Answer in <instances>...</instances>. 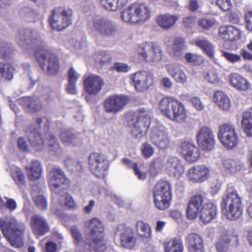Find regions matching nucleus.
Masks as SVG:
<instances>
[{"label": "nucleus", "instance_id": "f257e3e1", "mask_svg": "<svg viewBox=\"0 0 252 252\" xmlns=\"http://www.w3.org/2000/svg\"><path fill=\"white\" fill-rule=\"evenodd\" d=\"M16 41L19 46L27 48L31 45L35 50L34 57L42 70L46 69L51 75L56 74L59 69L57 58L43 45V40L40 34L35 30L23 29L18 32Z\"/></svg>", "mask_w": 252, "mask_h": 252}, {"label": "nucleus", "instance_id": "f03ea898", "mask_svg": "<svg viewBox=\"0 0 252 252\" xmlns=\"http://www.w3.org/2000/svg\"><path fill=\"white\" fill-rule=\"evenodd\" d=\"M0 227L2 232L10 245L16 248L24 245V233L25 225L23 222L18 221L14 218L0 219Z\"/></svg>", "mask_w": 252, "mask_h": 252}, {"label": "nucleus", "instance_id": "7ed1b4c3", "mask_svg": "<svg viewBox=\"0 0 252 252\" xmlns=\"http://www.w3.org/2000/svg\"><path fill=\"white\" fill-rule=\"evenodd\" d=\"M87 236L84 243L91 250L100 252L106 249L104 242V226L101 221L97 218H94L85 222Z\"/></svg>", "mask_w": 252, "mask_h": 252}, {"label": "nucleus", "instance_id": "20e7f679", "mask_svg": "<svg viewBox=\"0 0 252 252\" xmlns=\"http://www.w3.org/2000/svg\"><path fill=\"white\" fill-rule=\"evenodd\" d=\"M159 109L162 114L176 123H184L188 118V111L185 105L172 97L161 99L159 103Z\"/></svg>", "mask_w": 252, "mask_h": 252}, {"label": "nucleus", "instance_id": "39448f33", "mask_svg": "<svg viewBox=\"0 0 252 252\" xmlns=\"http://www.w3.org/2000/svg\"><path fill=\"white\" fill-rule=\"evenodd\" d=\"M151 9L145 3H134L128 6L121 13L122 20L126 23L143 24L150 18Z\"/></svg>", "mask_w": 252, "mask_h": 252}, {"label": "nucleus", "instance_id": "423d86ee", "mask_svg": "<svg viewBox=\"0 0 252 252\" xmlns=\"http://www.w3.org/2000/svg\"><path fill=\"white\" fill-rule=\"evenodd\" d=\"M221 209L228 220H234L239 219L243 212L241 198L236 191L228 193L222 197Z\"/></svg>", "mask_w": 252, "mask_h": 252}, {"label": "nucleus", "instance_id": "0eeeda50", "mask_svg": "<svg viewBox=\"0 0 252 252\" xmlns=\"http://www.w3.org/2000/svg\"><path fill=\"white\" fill-rule=\"evenodd\" d=\"M72 13L70 8L61 7L54 8L49 19L51 27L59 31L64 30L72 23Z\"/></svg>", "mask_w": 252, "mask_h": 252}, {"label": "nucleus", "instance_id": "6e6552de", "mask_svg": "<svg viewBox=\"0 0 252 252\" xmlns=\"http://www.w3.org/2000/svg\"><path fill=\"white\" fill-rule=\"evenodd\" d=\"M150 110L142 108L139 109L136 115V121L133 124L131 129L132 135L136 138L140 139L147 132L151 124Z\"/></svg>", "mask_w": 252, "mask_h": 252}, {"label": "nucleus", "instance_id": "1a4fd4ad", "mask_svg": "<svg viewBox=\"0 0 252 252\" xmlns=\"http://www.w3.org/2000/svg\"><path fill=\"white\" fill-rule=\"evenodd\" d=\"M218 137L226 149H232L238 145V136L234 126L232 124L224 123L220 125Z\"/></svg>", "mask_w": 252, "mask_h": 252}, {"label": "nucleus", "instance_id": "9d476101", "mask_svg": "<svg viewBox=\"0 0 252 252\" xmlns=\"http://www.w3.org/2000/svg\"><path fill=\"white\" fill-rule=\"evenodd\" d=\"M109 161L104 155L98 152L91 154L89 157V168L97 177H104L109 168Z\"/></svg>", "mask_w": 252, "mask_h": 252}, {"label": "nucleus", "instance_id": "9b49d317", "mask_svg": "<svg viewBox=\"0 0 252 252\" xmlns=\"http://www.w3.org/2000/svg\"><path fill=\"white\" fill-rule=\"evenodd\" d=\"M151 142L158 149L165 150L171 145V139L167 129L163 126L152 127L150 134Z\"/></svg>", "mask_w": 252, "mask_h": 252}, {"label": "nucleus", "instance_id": "f8f14e48", "mask_svg": "<svg viewBox=\"0 0 252 252\" xmlns=\"http://www.w3.org/2000/svg\"><path fill=\"white\" fill-rule=\"evenodd\" d=\"M139 56L147 62H157L162 59V51L160 47L153 43H145L137 48Z\"/></svg>", "mask_w": 252, "mask_h": 252}, {"label": "nucleus", "instance_id": "ddd939ff", "mask_svg": "<svg viewBox=\"0 0 252 252\" xmlns=\"http://www.w3.org/2000/svg\"><path fill=\"white\" fill-rule=\"evenodd\" d=\"M129 77L131 85L138 92L146 91L153 83V76L147 71H139L132 73Z\"/></svg>", "mask_w": 252, "mask_h": 252}, {"label": "nucleus", "instance_id": "4468645a", "mask_svg": "<svg viewBox=\"0 0 252 252\" xmlns=\"http://www.w3.org/2000/svg\"><path fill=\"white\" fill-rule=\"evenodd\" d=\"M90 26L104 36H112L117 32V26L111 21L99 16L94 17Z\"/></svg>", "mask_w": 252, "mask_h": 252}, {"label": "nucleus", "instance_id": "2eb2a0df", "mask_svg": "<svg viewBox=\"0 0 252 252\" xmlns=\"http://www.w3.org/2000/svg\"><path fill=\"white\" fill-rule=\"evenodd\" d=\"M48 180L49 187L52 191L57 194H60L63 190L62 186L66 181L63 171L58 166L53 167L49 172Z\"/></svg>", "mask_w": 252, "mask_h": 252}, {"label": "nucleus", "instance_id": "dca6fc26", "mask_svg": "<svg viewBox=\"0 0 252 252\" xmlns=\"http://www.w3.org/2000/svg\"><path fill=\"white\" fill-rule=\"evenodd\" d=\"M196 138L198 145L202 150L210 151L214 148L215 137L213 131L209 127H201L197 133Z\"/></svg>", "mask_w": 252, "mask_h": 252}, {"label": "nucleus", "instance_id": "f3484780", "mask_svg": "<svg viewBox=\"0 0 252 252\" xmlns=\"http://www.w3.org/2000/svg\"><path fill=\"white\" fill-rule=\"evenodd\" d=\"M126 97L121 95H112L103 101L104 111L108 113L116 114L121 111L127 102Z\"/></svg>", "mask_w": 252, "mask_h": 252}, {"label": "nucleus", "instance_id": "a211bd4d", "mask_svg": "<svg viewBox=\"0 0 252 252\" xmlns=\"http://www.w3.org/2000/svg\"><path fill=\"white\" fill-rule=\"evenodd\" d=\"M239 245V238L236 233L224 231L216 243L218 252H227L229 245L236 247Z\"/></svg>", "mask_w": 252, "mask_h": 252}, {"label": "nucleus", "instance_id": "6ab92c4d", "mask_svg": "<svg viewBox=\"0 0 252 252\" xmlns=\"http://www.w3.org/2000/svg\"><path fill=\"white\" fill-rule=\"evenodd\" d=\"M210 169L204 164L194 166L188 170V177L193 183H202L209 178Z\"/></svg>", "mask_w": 252, "mask_h": 252}, {"label": "nucleus", "instance_id": "aec40b11", "mask_svg": "<svg viewBox=\"0 0 252 252\" xmlns=\"http://www.w3.org/2000/svg\"><path fill=\"white\" fill-rule=\"evenodd\" d=\"M104 84L103 79L96 74H92L86 77L84 81L86 92L92 95L98 94Z\"/></svg>", "mask_w": 252, "mask_h": 252}, {"label": "nucleus", "instance_id": "412c9836", "mask_svg": "<svg viewBox=\"0 0 252 252\" xmlns=\"http://www.w3.org/2000/svg\"><path fill=\"white\" fill-rule=\"evenodd\" d=\"M207 202L201 195L192 196L188 204L187 209V217L189 220L195 219L198 212L206 205Z\"/></svg>", "mask_w": 252, "mask_h": 252}, {"label": "nucleus", "instance_id": "4be33fe9", "mask_svg": "<svg viewBox=\"0 0 252 252\" xmlns=\"http://www.w3.org/2000/svg\"><path fill=\"white\" fill-rule=\"evenodd\" d=\"M180 151L185 159L189 162L195 161L200 156L198 148L191 142H182Z\"/></svg>", "mask_w": 252, "mask_h": 252}, {"label": "nucleus", "instance_id": "5701e85b", "mask_svg": "<svg viewBox=\"0 0 252 252\" xmlns=\"http://www.w3.org/2000/svg\"><path fill=\"white\" fill-rule=\"evenodd\" d=\"M31 227L34 234L41 236L49 231V226L45 219L39 215H34L31 218Z\"/></svg>", "mask_w": 252, "mask_h": 252}, {"label": "nucleus", "instance_id": "b1692460", "mask_svg": "<svg viewBox=\"0 0 252 252\" xmlns=\"http://www.w3.org/2000/svg\"><path fill=\"white\" fill-rule=\"evenodd\" d=\"M228 80L232 87L239 91H246L251 87L247 79L238 73H230Z\"/></svg>", "mask_w": 252, "mask_h": 252}, {"label": "nucleus", "instance_id": "393cba45", "mask_svg": "<svg viewBox=\"0 0 252 252\" xmlns=\"http://www.w3.org/2000/svg\"><path fill=\"white\" fill-rule=\"evenodd\" d=\"M189 252H204V242L198 234L191 233L186 238Z\"/></svg>", "mask_w": 252, "mask_h": 252}, {"label": "nucleus", "instance_id": "a878e982", "mask_svg": "<svg viewBox=\"0 0 252 252\" xmlns=\"http://www.w3.org/2000/svg\"><path fill=\"white\" fill-rule=\"evenodd\" d=\"M121 246L125 248L131 249L134 247L136 240L132 229L128 227L122 226L119 231Z\"/></svg>", "mask_w": 252, "mask_h": 252}, {"label": "nucleus", "instance_id": "bb28decb", "mask_svg": "<svg viewBox=\"0 0 252 252\" xmlns=\"http://www.w3.org/2000/svg\"><path fill=\"white\" fill-rule=\"evenodd\" d=\"M165 68L168 74L176 82L180 84H185L188 82V76L179 65L170 63L167 64Z\"/></svg>", "mask_w": 252, "mask_h": 252}, {"label": "nucleus", "instance_id": "cd10ccee", "mask_svg": "<svg viewBox=\"0 0 252 252\" xmlns=\"http://www.w3.org/2000/svg\"><path fill=\"white\" fill-rule=\"evenodd\" d=\"M219 34L225 40L233 41L240 38V32L237 28L232 26H222L219 29Z\"/></svg>", "mask_w": 252, "mask_h": 252}, {"label": "nucleus", "instance_id": "c85d7f7f", "mask_svg": "<svg viewBox=\"0 0 252 252\" xmlns=\"http://www.w3.org/2000/svg\"><path fill=\"white\" fill-rule=\"evenodd\" d=\"M166 169L171 175L179 178L184 172L185 169L180 159L175 157L168 158L166 163Z\"/></svg>", "mask_w": 252, "mask_h": 252}, {"label": "nucleus", "instance_id": "c756f323", "mask_svg": "<svg viewBox=\"0 0 252 252\" xmlns=\"http://www.w3.org/2000/svg\"><path fill=\"white\" fill-rule=\"evenodd\" d=\"M60 139L66 145H77L82 142L79 134L71 129H63L61 131Z\"/></svg>", "mask_w": 252, "mask_h": 252}, {"label": "nucleus", "instance_id": "7c9ffc66", "mask_svg": "<svg viewBox=\"0 0 252 252\" xmlns=\"http://www.w3.org/2000/svg\"><path fill=\"white\" fill-rule=\"evenodd\" d=\"M198 214L201 221L207 223L215 217L217 214V207L213 203L207 202Z\"/></svg>", "mask_w": 252, "mask_h": 252}, {"label": "nucleus", "instance_id": "2f4dec72", "mask_svg": "<svg viewBox=\"0 0 252 252\" xmlns=\"http://www.w3.org/2000/svg\"><path fill=\"white\" fill-rule=\"evenodd\" d=\"M185 49V40L182 37H177L174 39L172 45L169 48V55L176 60H180L183 56Z\"/></svg>", "mask_w": 252, "mask_h": 252}, {"label": "nucleus", "instance_id": "473e14b6", "mask_svg": "<svg viewBox=\"0 0 252 252\" xmlns=\"http://www.w3.org/2000/svg\"><path fill=\"white\" fill-rule=\"evenodd\" d=\"M27 132L28 138L31 144L36 150H40L43 147L44 141L38 129L31 126L27 130Z\"/></svg>", "mask_w": 252, "mask_h": 252}, {"label": "nucleus", "instance_id": "72a5a7b5", "mask_svg": "<svg viewBox=\"0 0 252 252\" xmlns=\"http://www.w3.org/2000/svg\"><path fill=\"white\" fill-rule=\"evenodd\" d=\"M27 176L31 180H35L41 177L42 168L40 163L36 160L31 161L25 167Z\"/></svg>", "mask_w": 252, "mask_h": 252}, {"label": "nucleus", "instance_id": "f704fd0d", "mask_svg": "<svg viewBox=\"0 0 252 252\" xmlns=\"http://www.w3.org/2000/svg\"><path fill=\"white\" fill-rule=\"evenodd\" d=\"M154 196H159L167 198H171V190L170 185L168 182L163 180H160L156 184L154 189Z\"/></svg>", "mask_w": 252, "mask_h": 252}, {"label": "nucleus", "instance_id": "c9c22d12", "mask_svg": "<svg viewBox=\"0 0 252 252\" xmlns=\"http://www.w3.org/2000/svg\"><path fill=\"white\" fill-rule=\"evenodd\" d=\"M178 19L177 15L166 13L158 15L157 18V22L161 28L169 29L175 24Z\"/></svg>", "mask_w": 252, "mask_h": 252}, {"label": "nucleus", "instance_id": "e433bc0d", "mask_svg": "<svg viewBox=\"0 0 252 252\" xmlns=\"http://www.w3.org/2000/svg\"><path fill=\"white\" fill-rule=\"evenodd\" d=\"M214 101L218 107L223 111L228 110L231 107V101L228 96L221 91H216L214 94Z\"/></svg>", "mask_w": 252, "mask_h": 252}, {"label": "nucleus", "instance_id": "4c0bfd02", "mask_svg": "<svg viewBox=\"0 0 252 252\" xmlns=\"http://www.w3.org/2000/svg\"><path fill=\"white\" fill-rule=\"evenodd\" d=\"M241 126L246 135L252 137V107L243 113Z\"/></svg>", "mask_w": 252, "mask_h": 252}, {"label": "nucleus", "instance_id": "58836bf2", "mask_svg": "<svg viewBox=\"0 0 252 252\" xmlns=\"http://www.w3.org/2000/svg\"><path fill=\"white\" fill-rule=\"evenodd\" d=\"M101 6L108 11H117L126 6L128 0H99Z\"/></svg>", "mask_w": 252, "mask_h": 252}, {"label": "nucleus", "instance_id": "ea45409f", "mask_svg": "<svg viewBox=\"0 0 252 252\" xmlns=\"http://www.w3.org/2000/svg\"><path fill=\"white\" fill-rule=\"evenodd\" d=\"M19 101L24 107L31 111H38L42 108V103L38 98L25 97L20 99Z\"/></svg>", "mask_w": 252, "mask_h": 252}, {"label": "nucleus", "instance_id": "a19ab883", "mask_svg": "<svg viewBox=\"0 0 252 252\" xmlns=\"http://www.w3.org/2000/svg\"><path fill=\"white\" fill-rule=\"evenodd\" d=\"M136 228L137 233L140 236L144 237L143 240L146 242L149 241L152 232L149 224L143 221H137L136 223Z\"/></svg>", "mask_w": 252, "mask_h": 252}, {"label": "nucleus", "instance_id": "79ce46f5", "mask_svg": "<svg viewBox=\"0 0 252 252\" xmlns=\"http://www.w3.org/2000/svg\"><path fill=\"white\" fill-rule=\"evenodd\" d=\"M196 46L202 49L210 57L214 54L213 45L205 38H197L194 41Z\"/></svg>", "mask_w": 252, "mask_h": 252}, {"label": "nucleus", "instance_id": "37998d69", "mask_svg": "<svg viewBox=\"0 0 252 252\" xmlns=\"http://www.w3.org/2000/svg\"><path fill=\"white\" fill-rule=\"evenodd\" d=\"M165 252H183L184 246L180 239H173L164 243Z\"/></svg>", "mask_w": 252, "mask_h": 252}, {"label": "nucleus", "instance_id": "c03bdc74", "mask_svg": "<svg viewBox=\"0 0 252 252\" xmlns=\"http://www.w3.org/2000/svg\"><path fill=\"white\" fill-rule=\"evenodd\" d=\"M203 77L206 81L211 84H216L220 81L217 71L213 68L205 69L203 72Z\"/></svg>", "mask_w": 252, "mask_h": 252}, {"label": "nucleus", "instance_id": "a18cd8bd", "mask_svg": "<svg viewBox=\"0 0 252 252\" xmlns=\"http://www.w3.org/2000/svg\"><path fill=\"white\" fill-rule=\"evenodd\" d=\"M156 207L159 210H164L170 206L171 198L154 196Z\"/></svg>", "mask_w": 252, "mask_h": 252}, {"label": "nucleus", "instance_id": "49530a36", "mask_svg": "<svg viewBox=\"0 0 252 252\" xmlns=\"http://www.w3.org/2000/svg\"><path fill=\"white\" fill-rule=\"evenodd\" d=\"M223 165L226 169L232 173H236L242 167V165L236 161L230 159L224 160Z\"/></svg>", "mask_w": 252, "mask_h": 252}, {"label": "nucleus", "instance_id": "de8ad7c7", "mask_svg": "<svg viewBox=\"0 0 252 252\" xmlns=\"http://www.w3.org/2000/svg\"><path fill=\"white\" fill-rule=\"evenodd\" d=\"M20 14L21 17L29 22L35 21L36 12L30 8H24L21 10Z\"/></svg>", "mask_w": 252, "mask_h": 252}, {"label": "nucleus", "instance_id": "09e8293b", "mask_svg": "<svg viewBox=\"0 0 252 252\" xmlns=\"http://www.w3.org/2000/svg\"><path fill=\"white\" fill-rule=\"evenodd\" d=\"M32 194L34 203L39 209L45 210L47 209V200L42 195H37L34 192H32Z\"/></svg>", "mask_w": 252, "mask_h": 252}, {"label": "nucleus", "instance_id": "8fccbe9b", "mask_svg": "<svg viewBox=\"0 0 252 252\" xmlns=\"http://www.w3.org/2000/svg\"><path fill=\"white\" fill-rule=\"evenodd\" d=\"M11 177L17 184L23 185L25 183L24 174L19 168L15 167L12 169Z\"/></svg>", "mask_w": 252, "mask_h": 252}, {"label": "nucleus", "instance_id": "3c124183", "mask_svg": "<svg viewBox=\"0 0 252 252\" xmlns=\"http://www.w3.org/2000/svg\"><path fill=\"white\" fill-rule=\"evenodd\" d=\"M185 58L188 63L195 65L200 64L203 62V58L200 55L191 53H187L185 56Z\"/></svg>", "mask_w": 252, "mask_h": 252}, {"label": "nucleus", "instance_id": "603ef678", "mask_svg": "<svg viewBox=\"0 0 252 252\" xmlns=\"http://www.w3.org/2000/svg\"><path fill=\"white\" fill-rule=\"evenodd\" d=\"M222 56L229 63H235L241 62L242 61L241 56L233 53L222 51H221Z\"/></svg>", "mask_w": 252, "mask_h": 252}, {"label": "nucleus", "instance_id": "864d4df0", "mask_svg": "<svg viewBox=\"0 0 252 252\" xmlns=\"http://www.w3.org/2000/svg\"><path fill=\"white\" fill-rule=\"evenodd\" d=\"M64 164L66 167L72 172H79L82 168V166L79 162L73 161L71 158H67L65 159Z\"/></svg>", "mask_w": 252, "mask_h": 252}, {"label": "nucleus", "instance_id": "5fc2aeb1", "mask_svg": "<svg viewBox=\"0 0 252 252\" xmlns=\"http://www.w3.org/2000/svg\"><path fill=\"white\" fill-rule=\"evenodd\" d=\"M59 199L61 206L64 205L69 208H73L75 206L74 200L72 196L69 194L66 193L61 196Z\"/></svg>", "mask_w": 252, "mask_h": 252}, {"label": "nucleus", "instance_id": "6e6d98bb", "mask_svg": "<svg viewBox=\"0 0 252 252\" xmlns=\"http://www.w3.org/2000/svg\"><path fill=\"white\" fill-rule=\"evenodd\" d=\"M69 43L71 46L75 49H81L85 45V41L81 36L75 35L69 40Z\"/></svg>", "mask_w": 252, "mask_h": 252}, {"label": "nucleus", "instance_id": "4d7b16f0", "mask_svg": "<svg viewBox=\"0 0 252 252\" xmlns=\"http://www.w3.org/2000/svg\"><path fill=\"white\" fill-rule=\"evenodd\" d=\"M2 68H4V69L1 70L0 77L7 80L11 79L12 78L13 67L9 64L4 63Z\"/></svg>", "mask_w": 252, "mask_h": 252}, {"label": "nucleus", "instance_id": "13d9d810", "mask_svg": "<svg viewBox=\"0 0 252 252\" xmlns=\"http://www.w3.org/2000/svg\"><path fill=\"white\" fill-rule=\"evenodd\" d=\"M154 148L149 143L145 142L142 146V155L146 158H150L154 153Z\"/></svg>", "mask_w": 252, "mask_h": 252}, {"label": "nucleus", "instance_id": "bf43d9fd", "mask_svg": "<svg viewBox=\"0 0 252 252\" xmlns=\"http://www.w3.org/2000/svg\"><path fill=\"white\" fill-rule=\"evenodd\" d=\"M220 9L224 11L230 10L232 6L230 0H212Z\"/></svg>", "mask_w": 252, "mask_h": 252}, {"label": "nucleus", "instance_id": "052dcab7", "mask_svg": "<svg viewBox=\"0 0 252 252\" xmlns=\"http://www.w3.org/2000/svg\"><path fill=\"white\" fill-rule=\"evenodd\" d=\"M49 150L54 152H59L61 151L59 144L56 137L53 134L50 135L49 140Z\"/></svg>", "mask_w": 252, "mask_h": 252}, {"label": "nucleus", "instance_id": "680f3d73", "mask_svg": "<svg viewBox=\"0 0 252 252\" xmlns=\"http://www.w3.org/2000/svg\"><path fill=\"white\" fill-rule=\"evenodd\" d=\"M189 101L197 111H201L205 108L204 104L199 97H191L189 99Z\"/></svg>", "mask_w": 252, "mask_h": 252}, {"label": "nucleus", "instance_id": "e2e57ef3", "mask_svg": "<svg viewBox=\"0 0 252 252\" xmlns=\"http://www.w3.org/2000/svg\"><path fill=\"white\" fill-rule=\"evenodd\" d=\"M198 25L200 28L206 30H210L215 24V21L213 19L203 18L198 20Z\"/></svg>", "mask_w": 252, "mask_h": 252}, {"label": "nucleus", "instance_id": "0e129e2a", "mask_svg": "<svg viewBox=\"0 0 252 252\" xmlns=\"http://www.w3.org/2000/svg\"><path fill=\"white\" fill-rule=\"evenodd\" d=\"M94 58L96 62L103 64L109 61L110 56L104 52H101L95 54Z\"/></svg>", "mask_w": 252, "mask_h": 252}, {"label": "nucleus", "instance_id": "69168bd1", "mask_svg": "<svg viewBox=\"0 0 252 252\" xmlns=\"http://www.w3.org/2000/svg\"><path fill=\"white\" fill-rule=\"evenodd\" d=\"M11 48L9 45L6 43H0V57L5 58L11 52Z\"/></svg>", "mask_w": 252, "mask_h": 252}, {"label": "nucleus", "instance_id": "338daca9", "mask_svg": "<svg viewBox=\"0 0 252 252\" xmlns=\"http://www.w3.org/2000/svg\"><path fill=\"white\" fill-rule=\"evenodd\" d=\"M80 6L84 12H88L94 7V4L92 0H82Z\"/></svg>", "mask_w": 252, "mask_h": 252}, {"label": "nucleus", "instance_id": "774afa93", "mask_svg": "<svg viewBox=\"0 0 252 252\" xmlns=\"http://www.w3.org/2000/svg\"><path fill=\"white\" fill-rule=\"evenodd\" d=\"M70 231L71 235L76 242H80L82 240V235L76 226L73 225L70 227Z\"/></svg>", "mask_w": 252, "mask_h": 252}]
</instances>
